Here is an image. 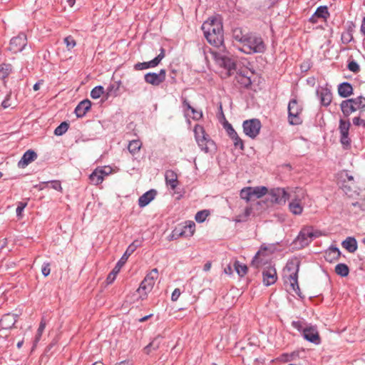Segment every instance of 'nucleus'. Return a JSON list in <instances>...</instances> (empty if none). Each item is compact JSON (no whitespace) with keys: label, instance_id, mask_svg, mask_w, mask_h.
Here are the masks:
<instances>
[{"label":"nucleus","instance_id":"nucleus-42","mask_svg":"<svg viewBox=\"0 0 365 365\" xmlns=\"http://www.w3.org/2000/svg\"><path fill=\"white\" fill-rule=\"evenodd\" d=\"M104 93V88L101 86L94 87L91 91V96L93 99L99 98Z\"/></svg>","mask_w":365,"mask_h":365},{"label":"nucleus","instance_id":"nucleus-20","mask_svg":"<svg viewBox=\"0 0 365 365\" xmlns=\"http://www.w3.org/2000/svg\"><path fill=\"white\" fill-rule=\"evenodd\" d=\"M317 94L320 99L322 105L328 106L331 103L332 93L329 88L321 87L317 90Z\"/></svg>","mask_w":365,"mask_h":365},{"label":"nucleus","instance_id":"nucleus-56","mask_svg":"<svg viewBox=\"0 0 365 365\" xmlns=\"http://www.w3.org/2000/svg\"><path fill=\"white\" fill-rule=\"evenodd\" d=\"M226 131L230 138H232V137L235 136L237 134L230 124H228L227 126L226 127Z\"/></svg>","mask_w":365,"mask_h":365},{"label":"nucleus","instance_id":"nucleus-17","mask_svg":"<svg viewBox=\"0 0 365 365\" xmlns=\"http://www.w3.org/2000/svg\"><path fill=\"white\" fill-rule=\"evenodd\" d=\"M165 57V49L160 48V53L153 60L148 62L138 63L135 64L134 68L137 71L145 70L156 67Z\"/></svg>","mask_w":365,"mask_h":365},{"label":"nucleus","instance_id":"nucleus-30","mask_svg":"<svg viewBox=\"0 0 365 365\" xmlns=\"http://www.w3.org/2000/svg\"><path fill=\"white\" fill-rule=\"evenodd\" d=\"M194 133L197 143H202V140H204L203 139H205L208 137L207 135L205 134L203 127L199 125L195 126Z\"/></svg>","mask_w":365,"mask_h":365},{"label":"nucleus","instance_id":"nucleus-9","mask_svg":"<svg viewBox=\"0 0 365 365\" xmlns=\"http://www.w3.org/2000/svg\"><path fill=\"white\" fill-rule=\"evenodd\" d=\"M212 54L215 59L216 63L227 71V75H231L233 71L236 69L235 61L227 56L225 53H221L212 51Z\"/></svg>","mask_w":365,"mask_h":365},{"label":"nucleus","instance_id":"nucleus-62","mask_svg":"<svg viewBox=\"0 0 365 365\" xmlns=\"http://www.w3.org/2000/svg\"><path fill=\"white\" fill-rule=\"evenodd\" d=\"M352 205L354 207H358L361 210H365V202H356L352 203Z\"/></svg>","mask_w":365,"mask_h":365},{"label":"nucleus","instance_id":"nucleus-58","mask_svg":"<svg viewBox=\"0 0 365 365\" xmlns=\"http://www.w3.org/2000/svg\"><path fill=\"white\" fill-rule=\"evenodd\" d=\"M26 206V203H24V202L19 203V205L16 207V215L18 217L21 215V212H23V210H24Z\"/></svg>","mask_w":365,"mask_h":365},{"label":"nucleus","instance_id":"nucleus-63","mask_svg":"<svg viewBox=\"0 0 365 365\" xmlns=\"http://www.w3.org/2000/svg\"><path fill=\"white\" fill-rule=\"evenodd\" d=\"M1 106L4 108H7L11 106V104L9 103V98L7 97L1 103Z\"/></svg>","mask_w":365,"mask_h":365},{"label":"nucleus","instance_id":"nucleus-60","mask_svg":"<svg viewBox=\"0 0 365 365\" xmlns=\"http://www.w3.org/2000/svg\"><path fill=\"white\" fill-rule=\"evenodd\" d=\"M182 107L184 108L185 112L186 110H190L193 107H192L190 104V103L187 101V100L185 98H182Z\"/></svg>","mask_w":365,"mask_h":365},{"label":"nucleus","instance_id":"nucleus-52","mask_svg":"<svg viewBox=\"0 0 365 365\" xmlns=\"http://www.w3.org/2000/svg\"><path fill=\"white\" fill-rule=\"evenodd\" d=\"M292 327L299 331L303 333V329H305L306 327H304V323L301 321H294L292 323Z\"/></svg>","mask_w":365,"mask_h":365},{"label":"nucleus","instance_id":"nucleus-24","mask_svg":"<svg viewBox=\"0 0 365 365\" xmlns=\"http://www.w3.org/2000/svg\"><path fill=\"white\" fill-rule=\"evenodd\" d=\"M156 191L155 190H150L145 192L138 199V205L140 207H144L148 205L155 197Z\"/></svg>","mask_w":365,"mask_h":365},{"label":"nucleus","instance_id":"nucleus-32","mask_svg":"<svg viewBox=\"0 0 365 365\" xmlns=\"http://www.w3.org/2000/svg\"><path fill=\"white\" fill-rule=\"evenodd\" d=\"M46 318L44 317H43L40 322V324L37 329V332H36V336H35V339L34 341V346H36V344L40 341L41 336L43 334V332L46 328Z\"/></svg>","mask_w":365,"mask_h":365},{"label":"nucleus","instance_id":"nucleus-47","mask_svg":"<svg viewBox=\"0 0 365 365\" xmlns=\"http://www.w3.org/2000/svg\"><path fill=\"white\" fill-rule=\"evenodd\" d=\"M64 43L66 45L68 50H71L76 45V42L71 36H68L64 38Z\"/></svg>","mask_w":365,"mask_h":365},{"label":"nucleus","instance_id":"nucleus-44","mask_svg":"<svg viewBox=\"0 0 365 365\" xmlns=\"http://www.w3.org/2000/svg\"><path fill=\"white\" fill-rule=\"evenodd\" d=\"M209 211L204 210L196 213L195 219L197 222H203L209 215Z\"/></svg>","mask_w":365,"mask_h":365},{"label":"nucleus","instance_id":"nucleus-49","mask_svg":"<svg viewBox=\"0 0 365 365\" xmlns=\"http://www.w3.org/2000/svg\"><path fill=\"white\" fill-rule=\"evenodd\" d=\"M251 212H252V209L250 207L245 208L244 214H243V216L242 215L237 216V217L236 218L235 221L237 222H240L245 221L247 217L250 215Z\"/></svg>","mask_w":365,"mask_h":365},{"label":"nucleus","instance_id":"nucleus-43","mask_svg":"<svg viewBox=\"0 0 365 365\" xmlns=\"http://www.w3.org/2000/svg\"><path fill=\"white\" fill-rule=\"evenodd\" d=\"M250 189V187H247L240 191V197L247 202H249L253 197L251 190H249Z\"/></svg>","mask_w":365,"mask_h":365},{"label":"nucleus","instance_id":"nucleus-34","mask_svg":"<svg viewBox=\"0 0 365 365\" xmlns=\"http://www.w3.org/2000/svg\"><path fill=\"white\" fill-rule=\"evenodd\" d=\"M101 174V173H100V171L96 168L90 175V180L93 185H98L103 181V178Z\"/></svg>","mask_w":365,"mask_h":365},{"label":"nucleus","instance_id":"nucleus-6","mask_svg":"<svg viewBox=\"0 0 365 365\" xmlns=\"http://www.w3.org/2000/svg\"><path fill=\"white\" fill-rule=\"evenodd\" d=\"M340 107L344 115L348 117L352 113L365 108V98L358 96L343 101L341 103Z\"/></svg>","mask_w":365,"mask_h":365},{"label":"nucleus","instance_id":"nucleus-51","mask_svg":"<svg viewBox=\"0 0 365 365\" xmlns=\"http://www.w3.org/2000/svg\"><path fill=\"white\" fill-rule=\"evenodd\" d=\"M353 123L356 126L361 125L365 128V119L362 118L360 115L353 118Z\"/></svg>","mask_w":365,"mask_h":365},{"label":"nucleus","instance_id":"nucleus-1","mask_svg":"<svg viewBox=\"0 0 365 365\" xmlns=\"http://www.w3.org/2000/svg\"><path fill=\"white\" fill-rule=\"evenodd\" d=\"M202 30L207 41L217 48L222 47L224 51V36L221 18L215 16L210 18L202 25Z\"/></svg>","mask_w":365,"mask_h":365},{"label":"nucleus","instance_id":"nucleus-41","mask_svg":"<svg viewBox=\"0 0 365 365\" xmlns=\"http://www.w3.org/2000/svg\"><path fill=\"white\" fill-rule=\"evenodd\" d=\"M69 125L66 122H62L54 130L56 135L60 136L63 135L68 129Z\"/></svg>","mask_w":365,"mask_h":365},{"label":"nucleus","instance_id":"nucleus-3","mask_svg":"<svg viewBox=\"0 0 365 365\" xmlns=\"http://www.w3.org/2000/svg\"><path fill=\"white\" fill-rule=\"evenodd\" d=\"M321 232L314 230L312 227H304L300 230L297 237L294 239L293 244L297 249L303 248L311 243L314 239L319 237Z\"/></svg>","mask_w":365,"mask_h":365},{"label":"nucleus","instance_id":"nucleus-53","mask_svg":"<svg viewBox=\"0 0 365 365\" xmlns=\"http://www.w3.org/2000/svg\"><path fill=\"white\" fill-rule=\"evenodd\" d=\"M98 170L101 173L102 177L104 178L106 176H108L111 173V168L110 167H101L97 168Z\"/></svg>","mask_w":365,"mask_h":365},{"label":"nucleus","instance_id":"nucleus-4","mask_svg":"<svg viewBox=\"0 0 365 365\" xmlns=\"http://www.w3.org/2000/svg\"><path fill=\"white\" fill-rule=\"evenodd\" d=\"M299 268V262H290L287 264L286 270L284 272H289L287 275L284 274V279L285 284H289L290 289L294 291L296 294L299 295V287L298 284V272Z\"/></svg>","mask_w":365,"mask_h":365},{"label":"nucleus","instance_id":"nucleus-64","mask_svg":"<svg viewBox=\"0 0 365 365\" xmlns=\"http://www.w3.org/2000/svg\"><path fill=\"white\" fill-rule=\"evenodd\" d=\"M224 272L227 274H231L232 273V267L231 265H227L225 269Z\"/></svg>","mask_w":365,"mask_h":365},{"label":"nucleus","instance_id":"nucleus-2","mask_svg":"<svg viewBox=\"0 0 365 365\" xmlns=\"http://www.w3.org/2000/svg\"><path fill=\"white\" fill-rule=\"evenodd\" d=\"M266 46L261 37L249 35L247 39H244V43L238 46V49L246 53H264Z\"/></svg>","mask_w":365,"mask_h":365},{"label":"nucleus","instance_id":"nucleus-26","mask_svg":"<svg viewBox=\"0 0 365 365\" xmlns=\"http://www.w3.org/2000/svg\"><path fill=\"white\" fill-rule=\"evenodd\" d=\"M165 181L167 185L174 190L178 185V176L173 170H167L165 175Z\"/></svg>","mask_w":365,"mask_h":365},{"label":"nucleus","instance_id":"nucleus-39","mask_svg":"<svg viewBox=\"0 0 365 365\" xmlns=\"http://www.w3.org/2000/svg\"><path fill=\"white\" fill-rule=\"evenodd\" d=\"M160 344V338H155L154 339L148 346H146L144 349L145 352L147 354H149L151 350H156L159 348Z\"/></svg>","mask_w":365,"mask_h":365},{"label":"nucleus","instance_id":"nucleus-27","mask_svg":"<svg viewBox=\"0 0 365 365\" xmlns=\"http://www.w3.org/2000/svg\"><path fill=\"white\" fill-rule=\"evenodd\" d=\"M342 246L348 252L353 253L357 250V242L355 238L349 237L343 241Z\"/></svg>","mask_w":365,"mask_h":365},{"label":"nucleus","instance_id":"nucleus-5","mask_svg":"<svg viewBox=\"0 0 365 365\" xmlns=\"http://www.w3.org/2000/svg\"><path fill=\"white\" fill-rule=\"evenodd\" d=\"M140 242L138 240H135L128 247L123 255L121 257L113 269L107 277L106 281L108 284H110L115 280L116 275L120 272L121 267L125 264L129 256H130L135 252V250L138 247L140 246Z\"/></svg>","mask_w":365,"mask_h":365},{"label":"nucleus","instance_id":"nucleus-14","mask_svg":"<svg viewBox=\"0 0 365 365\" xmlns=\"http://www.w3.org/2000/svg\"><path fill=\"white\" fill-rule=\"evenodd\" d=\"M269 196L272 202L282 205L284 204L289 197H292V190L291 192H287L284 188H273L269 191Z\"/></svg>","mask_w":365,"mask_h":365},{"label":"nucleus","instance_id":"nucleus-50","mask_svg":"<svg viewBox=\"0 0 365 365\" xmlns=\"http://www.w3.org/2000/svg\"><path fill=\"white\" fill-rule=\"evenodd\" d=\"M297 356V354L292 352L291 354H284L282 355L281 359L284 361H290L294 360Z\"/></svg>","mask_w":365,"mask_h":365},{"label":"nucleus","instance_id":"nucleus-36","mask_svg":"<svg viewBox=\"0 0 365 365\" xmlns=\"http://www.w3.org/2000/svg\"><path fill=\"white\" fill-rule=\"evenodd\" d=\"M12 71V66L9 63L0 65V79L6 78Z\"/></svg>","mask_w":365,"mask_h":365},{"label":"nucleus","instance_id":"nucleus-16","mask_svg":"<svg viewBox=\"0 0 365 365\" xmlns=\"http://www.w3.org/2000/svg\"><path fill=\"white\" fill-rule=\"evenodd\" d=\"M166 77V71L161 69L159 73L149 72L144 76L145 81L154 86L161 84Z\"/></svg>","mask_w":365,"mask_h":365},{"label":"nucleus","instance_id":"nucleus-7","mask_svg":"<svg viewBox=\"0 0 365 365\" xmlns=\"http://www.w3.org/2000/svg\"><path fill=\"white\" fill-rule=\"evenodd\" d=\"M158 271L155 268L145 276L137 290L140 294V298L144 299L147 296L148 293L153 289L155 279L158 278Z\"/></svg>","mask_w":365,"mask_h":365},{"label":"nucleus","instance_id":"nucleus-59","mask_svg":"<svg viewBox=\"0 0 365 365\" xmlns=\"http://www.w3.org/2000/svg\"><path fill=\"white\" fill-rule=\"evenodd\" d=\"M180 294L181 292L178 288L175 289L171 295L172 301L176 302L178 299Z\"/></svg>","mask_w":365,"mask_h":365},{"label":"nucleus","instance_id":"nucleus-33","mask_svg":"<svg viewBox=\"0 0 365 365\" xmlns=\"http://www.w3.org/2000/svg\"><path fill=\"white\" fill-rule=\"evenodd\" d=\"M329 16V14L327 7L325 6H321L317 9L315 13L311 17L310 19L312 21L314 22V19L315 17H319V18L326 19Z\"/></svg>","mask_w":365,"mask_h":365},{"label":"nucleus","instance_id":"nucleus-10","mask_svg":"<svg viewBox=\"0 0 365 365\" xmlns=\"http://www.w3.org/2000/svg\"><path fill=\"white\" fill-rule=\"evenodd\" d=\"M351 123L349 120L341 118L339 123V131L340 133V143L344 149H349L351 147V138H349V129Z\"/></svg>","mask_w":365,"mask_h":365},{"label":"nucleus","instance_id":"nucleus-31","mask_svg":"<svg viewBox=\"0 0 365 365\" xmlns=\"http://www.w3.org/2000/svg\"><path fill=\"white\" fill-rule=\"evenodd\" d=\"M249 190H251L252 197L256 198H260L268 192V189L265 186L250 187Z\"/></svg>","mask_w":365,"mask_h":365},{"label":"nucleus","instance_id":"nucleus-23","mask_svg":"<svg viewBox=\"0 0 365 365\" xmlns=\"http://www.w3.org/2000/svg\"><path fill=\"white\" fill-rule=\"evenodd\" d=\"M37 158V154L32 150H29L24 153L21 159L19 162V166L24 168Z\"/></svg>","mask_w":365,"mask_h":365},{"label":"nucleus","instance_id":"nucleus-54","mask_svg":"<svg viewBox=\"0 0 365 365\" xmlns=\"http://www.w3.org/2000/svg\"><path fill=\"white\" fill-rule=\"evenodd\" d=\"M41 272H42V274L45 277H47L48 275H49V274L51 272L50 263H48V262L43 263L42 268H41Z\"/></svg>","mask_w":365,"mask_h":365},{"label":"nucleus","instance_id":"nucleus-55","mask_svg":"<svg viewBox=\"0 0 365 365\" xmlns=\"http://www.w3.org/2000/svg\"><path fill=\"white\" fill-rule=\"evenodd\" d=\"M48 183H51V187L56 190L61 191L62 190V187L60 181L58 180H51L46 182Z\"/></svg>","mask_w":365,"mask_h":365},{"label":"nucleus","instance_id":"nucleus-28","mask_svg":"<svg viewBox=\"0 0 365 365\" xmlns=\"http://www.w3.org/2000/svg\"><path fill=\"white\" fill-rule=\"evenodd\" d=\"M203 140H202V143H197L198 146L202 151L207 153L212 151V150L215 149V144L213 140L210 139L208 137Z\"/></svg>","mask_w":365,"mask_h":365},{"label":"nucleus","instance_id":"nucleus-13","mask_svg":"<svg viewBox=\"0 0 365 365\" xmlns=\"http://www.w3.org/2000/svg\"><path fill=\"white\" fill-rule=\"evenodd\" d=\"M262 125L258 119L246 120L243 122V131L246 135L255 139L259 133Z\"/></svg>","mask_w":365,"mask_h":365},{"label":"nucleus","instance_id":"nucleus-25","mask_svg":"<svg viewBox=\"0 0 365 365\" xmlns=\"http://www.w3.org/2000/svg\"><path fill=\"white\" fill-rule=\"evenodd\" d=\"M338 93L341 97H349L353 93L352 86L348 82L340 83L338 86Z\"/></svg>","mask_w":365,"mask_h":365},{"label":"nucleus","instance_id":"nucleus-21","mask_svg":"<svg viewBox=\"0 0 365 365\" xmlns=\"http://www.w3.org/2000/svg\"><path fill=\"white\" fill-rule=\"evenodd\" d=\"M17 321V315L14 314H4L0 320L1 328L7 329L11 328Z\"/></svg>","mask_w":365,"mask_h":365},{"label":"nucleus","instance_id":"nucleus-18","mask_svg":"<svg viewBox=\"0 0 365 365\" xmlns=\"http://www.w3.org/2000/svg\"><path fill=\"white\" fill-rule=\"evenodd\" d=\"M277 279V271L274 267H267L262 271V281L265 286H269L276 282Z\"/></svg>","mask_w":365,"mask_h":365},{"label":"nucleus","instance_id":"nucleus-46","mask_svg":"<svg viewBox=\"0 0 365 365\" xmlns=\"http://www.w3.org/2000/svg\"><path fill=\"white\" fill-rule=\"evenodd\" d=\"M233 141V144L236 148H240V150H243L245 148L244 143L242 140L239 137V135L237 134L235 136L232 137L231 138Z\"/></svg>","mask_w":365,"mask_h":365},{"label":"nucleus","instance_id":"nucleus-19","mask_svg":"<svg viewBox=\"0 0 365 365\" xmlns=\"http://www.w3.org/2000/svg\"><path fill=\"white\" fill-rule=\"evenodd\" d=\"M302 336L307 341L315 344H319L321 342L319 334L315 327H306L305 329H303Z\"/></svg>","mask_w":365,"mask_h":365},{"label":"nucleus","instance_id":"nucleus-37","mask_svg":"<svg viewBox=\"0 0 365 365\" xmlns=\"http://www.w3.org/2000/svg\"><path fill=\"white\" fill-rule=\"evenodd\" d=\"M335 272L341 277H346L349 273V269L346 264L340 263L336 265Z\"/></svg>","mask_w":365,"mask_h":365},{"label":"nucleus","instance_id":"nucleus-29","mask_svg":"<svg viewBox=\"0 0 365 365\" xmlns=\"http://www.w3.org/2000/svg\"><path fill=\"white\" fill-rule=\"evenodd\" d=\"M247 34H244L243 31L241 28H235L232 30V37L233 38L238 41L242 46L244 43V39H247L248 37Z\"/></svg>","mask_w":365,"mask_h":365},{"label":"nucleus","instance_id":"nucleus-11","mask_svg":"<svg viewBox=\"0 0 365 365\" xmlns=\"http://www.w3.org/2000/svg\"><path fill=\"white\" fill-rule=\"evenodd\" d=\"M302 108L298 104L297 100L292 99L288 105V118L291 125H299L302 123L300 114Z\"/></svg>","mask_w":365,"mask_h":365},{"label":"nucleus","instance_id":"nucleus-38","mask_svg":"<svg viewBox=\"0 0 365 365\" xmlns=\"http://www.w3.org/2000/svg\"><path fill=\"white\" fill-rule=\"evenodd\" d=\"M233 267L239 276L243 277L247 274V267L239 261H235Z\"/></svg>","mask_w":365,"mask_h":365},{"label":"nucleus","instance_id":"nucleus-35","mask_svg":"<svg viewBox=\"0 0 365 365\" xmlns=\"http://www.w3.org/2000/svg\"><path fill=\"white\" fill-rule=\"evenodd\" d=\"M142 146V143L140 140H133L130 141L128 149L132 155L138 153Z\"/></svg>","mask_w":365,"mask_h":365},{"label":"nucleus","instance_id":"nucleus-40","mask_svg":"<svg viewBox=\"0 0 365 365\" xmlns=\"http://www.w3.org/2000/svg\"><path fill=\"white\" fill-rule=\"evenodd\" d=\"M195 225L192 222H190L189 225L184 227L185 230L179 233L180 236L186 235L190 237L194 234Z\"/></svg>","mask_w":365,"mask_h":365},{"label":"nucleus","instance_id":"nucleus-61","mask_svg":"<svg viewBox=\"0 0 365 365\" xmlns=\"http://www.w3.org/2000/svg\"><path fill=\"white\" fill-rule=\"evenodd\" d=\"M260 254V252L258 251L256 255H255L252 261V264L254 265V266H256V267H258L259 266V262H258V257Z\"/></svg>","mask_w":365,"mask_h":365},{"label":"nucleus","instance_id":"nucleus-15","mask_svg":"<svg viewBox=\"0 0 365 365\" xmlns=\"http://www.w3.org/2000/svg\"><path fill=\"white\" fill-rule=\"evenodd\" d=\"M27 45V38L25 34L20 33L18 36L13 37L9 43V49L14 53L23 51Z\"/></svg>","mask_w":365,"mask_h":365},{"label":"nucleus","instance_id":"nucleus-57","mask_svg":"<svg viewBox=\"0 0 365 365\" xmlns=\"http://www.w3.org/2000/svg\"><path fill=\"white\" fill-rule=\"evenodd\" d=\"M191 113H192L193 116L192 118L194 120H200L202 117V113L201 111H197L196 109L192 108L190 110Z\"/></svg>","mask_w":365,"mask_h":365},{"label":"nucleus","instance_id":"nucleus-22","mask_svg":"<svg viewBox=\"0 0 365 365\" xmlns=\"http://www.w3.org/2000/svg\"><path fill=\"white\" fill-rule=\"evenodd\" d=\"M91 107V102L88 100L81 101L75 108V113L78 118L83 117Z\"/></svg>","mask_w":365,"mask_h":365},{"label":"nucleus","instance_id":"nucleus-12","mask_svg":"<svg viewBox=\"0 0 365 365\" xmlns=\"http://www.w3.org/2000/svg\"><path fill=\"white\" fill-rule=\"evenodd\" d=\"M338 185L348 195H351V192L355 188V182L353 176L349 175L346 171H343L339 174Z\"/></svg>","mask_w":365,"mask_h":365},{"label":"nucleus","instance_id":"nucleus-8","mask_svg":"<svg viewBox=\"0 0 365 365\" xmlns=\"http://www.w3.org/2000/svg\"><path fill=\"white\" fill-rule=\"evenodd\" d=\"M306 195L305 191L302 188L296 187L292 190V202L289 205V208L291 212L294 215H300L303 211V207L300 203Z\"/></svg>","mask_w":365,"mask_h":365},{"label":"nucleus","instance_id":"nucleus-48","mask_svg":"<svg viewBox=\"0 0 365 365\" xmlns=\"http://www.w3.org/2000/svg\"><path fill=\"white\" fill-rule=\"evenodd\" d=\"M347 68L350 71L355 73H359L360 71L359 65L354 61H349L347 65Z\"/></svg>","mask_w":365,"mask_h":365},{"label":"nucleus","instance_id":"nucleus-45","mask_svg":"<svg viewBox=\"0 0 365 365\" xmlns=\"http://www.w3.org/2000/svg\"><path fill=\"white\" fill-rule=\"evenodd\" d=\"M331 255H333V257H338L340 255L339 249L337 247H330L325 255V258L327 260L330 261Z\"/></svg>","mask_w":365,"mask_h":365}]
</instances>
